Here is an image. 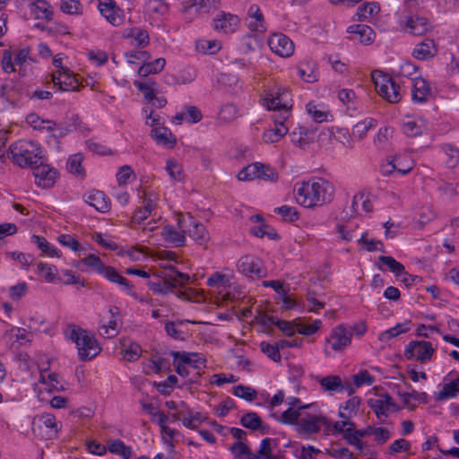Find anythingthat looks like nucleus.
Listing matches in <instances>:
<instances>
[{
    "label": "nucleus",
    "mask_w": 459,
    "mask_h": 459,
    "mask_svg": "<svg viewBox=\"0 0 459 459\" xmlns=\"http://www.w3.org/2000/svg\"><path fill=\"white\" fill-rule=\"evenodd\" d=\"M333 186L324 178L298 182L294 186L295 199L300 205L311 208L331 202Z\"/></svg>",
    "instance_id": "1"
},
{
    "label": "nucleus",
    "mask_w": 459,
    "mask_h": 459,
    "mask_svg": "<svg viewBox=\"0 0 459 459\" xmlns=\"http://www.w3.org/2000/svg\"><path fill=\"white\" fill-rule=\"evenodd\" d=\"M261 102L267 109L278 112L274 118V126H285L284 123L289 118L293 105L289 89L281 86L270 88L261 99Z\"/></svg>",
    "instance_id": "2"
},
{
    "label": "nucleus",
    "mask_w": 459,
    "mask_h": 459,
    "mask_svg": "<svg viewBox=\"0 0 459 459\" xmlns=\"http://www.w3.org/2000/svg\"><path fill=\"white\" fill-rule=\"evenodd\" d=\"M65 335L75 343L78 356L82 361L91 360L101 351L95 336L76 325H68L65 330Z\"/></svg>",
    "instance_id": "3"
},
{
    "label": "nucleus",
    "mask_w": 459,
    "mask_h": 459,
    "mask_svg": "<svg viewBox=\"0 0 459 459\" xmlns=\"http://www.w3.org/2000/svg\"><path fill=\"white\" fill-rule=\"evenodd\" d=\"M9 158L21 168H32L43 159L42 149L38 142L21 140L8 149Z\"/></svg>",
    "instance_id": "4"
},
{
    "label": "nucleus",
    "mask_w": 459,
    "mask_h": 459,
    "mask_svg": "<svg viewBox=\"0 0 459 459\" xmlns=\"http://www.w3.org/2000/svg\"><path fill=\"white\" fill-rule=\"evenodd\" d=\"M434 351L435 350L429 342L411 341L404 350V356L407 359L426 363L431 359Z\"/></svg>",
    "instance_id": "5"
},
{
    "label": "nucleus",
    "mask_w": 459,
    "mask_h": 459,
    "mask_svg": "<svg viewBox=\"0 0 459 459\" xmlns=\"http://www.w3.org/2000/svg\"><path fill=\"white\" fill-rule=\"evenodd\" d=\"M35 183L43 188L51 187L57 178V171L45 163L44 158L31 168Z\"/></svg>",
    "instance_id": "6"
},
{
    "label": "nucleus",
    "mask_w": 459,
    "mask_h": 459,
    "mask_svg": "<svg viewBox=\"0 0 459 459\" xmlns=\"http://www.w3.org/2000/svg\"><path fill=\"white\" fill-rule=\"evenodd\" d=\"M238 271L250 278H262L266 275L262 261L251 255L241 257L237 264Z\"/></svg>",
    "instance_id": "7"
},
{
    "label": "nucleus",
    "mask_w": 459,
    "mask_h": 459,
    "mask_svg": "<svg viewBox=\"0 0 459 459\" xmlns=\"http://www.w3.org/2000/svg\"><path fill=\"white\" fill-rule=\"evenodd\" d=\"M373 73L372 79L375 83L376 91L380 96H386L388 90L392 91V95L388 96L394 101L401 100L400 87L399 85L390 77L382 74L381 73Z\"/></svg>",
    "instance_id": "8"
},
{
    "label": "nucleus",
    "mask_w": 459,
    "mask_h": 459,
    "mask_svg": "<svg viewBox=\"0 0 459 459\" xmlns=\"http://www.w3.org/2000/svg\"><path fill=\"white\" fill-rule=\"evenodd\" d=\"M268 45L273 52L282 57H289L293 54L294 44L282 33L273 34L268 39Z\"/></svg>",
    "instance_id": "9"
},
{
    "label": "nucleus",
    "mask_w": 459,
    "mask_h": 459,
    "mask_svg": "<svg viewBox=\"0 0 459 459\" xmlns=\"http://www.w3.org/2000/svg\"><path fill=\"white\" fill-rule=\"evenodd\" d=\"M52 82L55 86H58V90L62 91H77L80 90V84L70 70H57L52 74Z\"/></svg>",
    "instance_id": "10"
},
{
    "label": "nucleus",
    "mask_w": 459,
    "mask_h": 459,
    "mask_svg": "<svg viewBox=\"0 0 459 459\" xmlns=\"http://www.w3.org/2000/svg\"><path fill=\"white\" fill-rule=\"evenodd\" d=\"M239 24V18L237 15L226 12H220L212 19V28L219 32L225 34L234 32Z\"/></svg>",
    "instance_id": "11"
},
{
    "label": "nucleus",
    "mask_w": 459,
    "mask_h": 459,
    "mask_svg": "<svg viewBox=\"0 0 459 459\" xmlns=\"http://www.w3.org/2000/svg\"><path fill=\"white\" fill-rule=\"evenodd\" d=\"M330 420L325 416L307 415L299 419L298 422L299 431L306 434H314L320 431L322 426L329 427Z\"/></svg>",
    "instance_id": "12"
},
{
    "label": "nucleus",
    "mask_w": 459,
    "mask_h": 459,
    "mask_svg": "<svg viewBox=\"0 0 459 459\" xmlns=\"http://www.w3.org/2000/svg\"><path fill=\"white\" fill-rule=\"evenodd\" d=\"M368 404L376 413L381 423H384L385 419L388 417L389 409L396 406L389 394H385L380 398L369 399Z\"/></svg>",
    "instance_id": "13"
},
{
    "label": "nucleus",
    "mask_w": 459,
    "mask_h": 459,
    "mask_svg": "<svg viewBox=\"0 0 459 459\" xmlns=\"http://www.w3.org/2000/svg\"><path fill=\"white\" fill-rule=\"evenodd\" d=\"M351 340V333L342 325H339L333 329L326 342L331 344L333 351H342L350 345Z\"/></svg>",
    "instance_id": "14"
},
{
    "label": "nucleus",
    "mask_w": 459,
    "mask_h": 459,
    "mask_svg": "<svg viewBox=\"0 0 459 459\" xmlns=\"http://www.w3.org/2000/svg\"><path fill=\"white\" fill-rule=\"evenodd\" d=\"M99 10L103 17L112 25L119 26L123 22L122 11L113 0H103L99 3Z\"/></svg>",
    "instance_id": "15"
},
{
    "label": "nucleus",
    "mask_w": 459,
    "mask_h": 459,
    "mask_svg": "<svg viewBox=\"0 0 459 459\" xmlns=\"http://www.w3.org/2000/svg\"><path fill=\"white\" fill-rule=\"evenodd\" d=\"M452 372L447 374L443 379V387L436 394L437 401H446L457 397L459 394V376L453 378Z\"/></svg>",
    "instance_id": "16"
},
{
    "label": "nucleus",
    "mask_w": 459,
    "mask_h": 459,
    "mask_svg": "<svg viewBox=\"0 0 459 459\" xmlns=\"http://www.w3.org/2000/svg\"><path fill=\"white\" fill-rule=\"evenodd\" d=\"M40 429L42 427L47 428L48 430V437L51 438L57 435L60 430V425L56 420V417L51 413H42L41 415L35 418L32 421V430H36V425Z\"/></svg>",
    "instance_id": "17"
},
{
    "label": "nucleus",
    "mask_w": 459,
    "mask_h": 459,
    "mask_svg": "<svg viewBox=\"0 0 459 459\" xmlns=\"http://www.w3.org/2000/svg\"><path fill=\"white\" fill-rule=\"evenodd\" d=\"M431 29V23L422 16L413 15L407 17L405 30L415 36H421Z\"/></svg>",
    "instance_id": "18"
},
{
    "label": "nucleus",
    "mask_w": 459,
    "mask_h": 459,
    "mask_svg": "<svg viewBox=\"0 0 459 459\" xmlns=\"http://www.w3.org/2000/svg\"><path fill=\"white\" fill-rule=\"evenodd\" d=\"M150 135L158 144L167 148H173L177 143V137L166 126H158L151 130Z\"/></svg>",
    "instance_id": "19"
},
{
    "label": "nucleus",
    "mask_w": 459,
    "mask_h": 459,
    "mask_svg": "<svg viewBox=\"0 0 459 459\" xmlns=\"http://www.w3.org/2000/svg\"><path fill=\"white\" fill-rule=\"evenodd\" d=\"M109 281L117 283L121 286L122 290L130 296H135L134 286L130 281L120 275L118 272L112 266H106L102 273Z\"/></svg>",
    "instance_id": "20"
},
{
    "label": "nucleus",
    "mask_w": 459,
    "mask_h": 459,
    "mask_svg": "<svg viewBox=\"0 0 459 459\" xmlns=\"http://www.w3.org/2000/svg\"><path fill=\"white\" fill-rule=\"evenodd\" d=\"M39 383L44 385V391L48 393L64 391L65 389L64 381L56 373L42 372L40 374Z\"/></svg>",
    "instance_id": "21"
},
{
    "label": "nucleus",
    "mask_w": 459,
    "mask_h": 459,
    "mask_svg": "<svg viewBox=\"0 0 459 459\" xmlns=\"http://www.w3.org/2000/svg\"><path fill=\"white\" fill-rule=\"evenodd\" d=\"M437 54L433 39H425L417 44L413 49L412 56L419 60H428L434 57Z\"/></svg>",
    "instance_id": "22"
},
{
    "label": "nucleus",
    "mask_w": 459,
    "mask_h": 459,
    "mask_svg": "<svg viewBox=\"0 0 459 459\" xmlns=\"http://www.w3.org/2000/svg\"><path fill=\"white\" fill-rule=\"evenodd\" d=\"M86 202L100 212H107L110 209L109 199L102 191L94 190L90 192Z\"/></svg>",
    "instance_id": "23"
},
{
    "label": "nucleus",
    "mask_w": 459,
    "mask_h": 459,
    "mask_svg": "<svg viewBox=\"0 0 459 459\" xmlns=\"http://www.w3.org/2000/svg\"><path fill=\"white\" fill-rule=\"evenodd\" d=\"M170 355L175 360L180 359L182 363L186 364L195 369L205 367V359L198 353H191L186 351H170Z\"/></svg>",
    "instance_id": "24"
},
{
    "label": "nucleus",
    "mask_w": 459,
    "mask_h": 459,
    "mask_svg": "<svg viewBox=\"0 0 459 459\" xmlns=\"http://www.w3.org/2000/svg\"><path fill=\"white\" fill-rule=\"evenodd\" d=\"M182 5V12L186 13L193 7L197 12H208L210 9H216L220 5V0H179Z\"/></svg>",
    "instance_id": "25"
},
{
    "label": "nucleus",
    "mask_w": 459,
    "mask_h": 459,
    "mask_svg": "<svg viewBox=\"0 0 459 459\" xmlns=\"http://www.w3.org/2000/svg\"><path fill=\"white\" fill-rule=\"evenodd\" d=\"M347 32L359 36L361 44L369 45L374 41L375 32L371 27L366 24H353L347 28Z\"/></svg>",
    "instance_id": "26"
},
{
    "label": "nucleus",
    "mask_w": 459,
    "mask_h": 459,
    "mask_svg": "<svg viewBox=\"0 0 459 459\" xmlns=\"http://www.w3.org/2000/svg\"><path fill=\"white\" fill-rule=\"evenodd\" d=\"M319 384L325 392L329 394L342 393L347 388L343 385L342 378L337 375H329L319 378Z\"/></svg>",
    "instance_id": "27"
},
{
    "label": "nucleus",
    "mask_w": 459,
    "mask_h": 459,
    "mask_svg": "<svg viewBox=\"0 0 459 459\" xmlns=\"http://www.w3.org/2000/svg\"><path fill=\"white\" fill-rule=\"evenodd\" d=\"M430 92V87L428 82L421 78L417 77L413 79L412 84V100L415 102L423 103L427 100V97Z\"/></svg>",
    "instance_id": "28"
},
{
    "label": "nucleus",
    "mask_w": 459,
    "mask_h": 459,
    "mask_svg": "<svg viewBox=\"0 0 459 459\" xmlns=\"http://www.w3.org/2000/svg\"><path fill=\"white\" fill-rule=\"evenodd\" d=\"M30 10L36 19L46 20L48 22L53 19V12L50 4L46 0H36L30 4Z\"/></svg>",
    "instance_id": "29"
},
{
    "label": "nucleus",
    "mask_w": 459,
    "mask_h": 459,
    "mask_svg": "<svg viewBox=\"0 0 459 459\" xmlns=\"http://www.w3.org/2000/svg\"><path fill=\"white\" fill-rule=\"evenodd\" d=\"M412 162L403 166L401 162V157H394L390 161L382 166V174L385 176H390L394 172H397L400 175H406L412 169Z\"/></svg>",
    "instance_id": "30"
},
{
    "label": "nucleus",
    "mask_w": 459,
    "mask_h": 459,
    "mask_svg": "<svg viewBox=\"0 0 459 459\" xmlns=\"http://www.w3.org/2000/svg\"><path fill=\"white\" fill-rule=\"evenodd\" d=\"M107 450L111 454L121 456L123 459H129L132 455V448L120 439H108Z\"/></svg>",
    "instance_id": "31"
},
{
    "label": "nucleus",
    "mask_w": 459,
    "mask_h": 459,
    "mask_svg": "<svg viewBox=\"0 0 459 459\" xmlns=\"http://www.w3.org/2000/svg\"><path fill=\"white\" fill-rule=\"evenodd\" d=\"M166 60L162 57L157 58L152 62H145L138 69V74L142 77H147L150 74L160 73L165 66Z\"/></svg>",
    "instance_id": "32"
},
{
    "label": "nucleus",
    "mask_w": 459,
    "mask_h": 459,
    "mask_svg": "<svg viewBox=\"0 0 459 459\" xmlns=\"http://www.w3.org/2000/svg\"><path fill=\"white\" fill-rule=\"evenodd\" d=\"M360 405V399L357 396H353L349 399L343 405L340 406L339 417L342 419H351L355 416L359 411Z\"/></svg>",
    "instance_id": "33"
},
{
    "label": "nucleus",
    "mask_w": 459,
    "mask_h": 459,
    "mask_svg": "<svg viewBox=\"0 0 459 459\" xmlns=\"http://www.w3.org/2000/svg\"><path fill=\"white\" fill-rule=\"evenodd\" d=\"M440 150L446 155V166L448 169L455 168L459 163V150L455 145L444 143L440 145Z\"/></svg>",
    "instance_id": "34"
},
{
    "label": "nucleus",
    "mask_w": 459,
    "mask_h": 459,
    "mask_svg": "<svg viewBox=\"0 0 459 459\" xmlns=\"http://www.w3.org/2000/svg\"><path fill=\"white\" fill-rule=\"evenodd\" d=\"M411 321H404L398 323L394 327L384 331L380 333L379 340L382 342H388L392 338L398 336L401 333H404L410 330Z\"/></svg>",
    "instance_id": "35"
},
{
    "label": "nucleus",
    "mask_w": 459,
    "mask_h": 459,
    "mask_svg": "<svg viewBox=\"0 0 459 459\" xmlns=\"http://www.w3.org/2000/svg\"><path fill=\"white\" fill-rule=\"evenodd\" d=\"M357 219V215L352 214L346 208H344L343 211L340 213L339 217L337 218L338 222L335 226V230L358 228L359 225L354 222V221Z\"/></svg>",
    "instance_id": "36"
},
{
    "label": "nucleus",
    "mask_w": 459,
    "mask_h": 459,
    "mask_svg": "<svg viewBox=\"0 0 459 459\" xmlns=\"http://www.w3.org/2000/svg\"><path fill=\"white\" fill-rule=\"evenodd\" d=\"M380 11L379 4L377 2L365 3L357 10L359 21H367L372 18Z\"/></svg>",
    "instance_id": "37"
},
{
    "label": "nucleus",
    "mask_w": 459,
    "mask_h": 459,
    "mask_svg": "<svg viewBox=\"0 0 459 459\" xmlns=\"http://www.w3.org/2000/svg\"><path fill=\"white\" fill-rule=\"evenodd\" d=\"M288 133L286 126H274L264 132L263 141L266 143H278Z\"/></svg>",
    "instance_id": "38"
},
{
    "label": "nucleus",
    "mask_w": 459,
    "mask_h": 459,
    "mask_svg": "<svg viewBox=\"0 0 459 459\" xmlns=\"http://www.w3.org/2000/svg\"><path fill=\"white\" fill-rule=\"evenodd\" d=\"M240 423L244 428L255 431L261 427L262 419L256 412L250 411L241 417Z\"/></svg>",
    "instance_id": "39"
},
{
    "label": "nucleus",
    "mask_w": 459,
    "mask_h": 459,
    "mask_svg": "<svg viewBox=\"0 0 459 459\" xmlns=\"http://www.w3.org/2000/svg\"><path fill=\"white\" fill-rule=\"evenodd\" d=\"M259 168H262V163L260 162H255L247 165L238 172V179L240 181H250L255 178H257Z\"/></svg>",
    "instance_id": "40"
},
{
    "label": "nucleus",
    "mask_w": 459,
    "mask_h": 459,
    "mask_svg": "<svg viewBox=\"0 0 459 459\" xmlns=\"http://www.w3.org/2000/svg\"><path fill=\"white\" fill-rule=\"evenodd\" d=\"M28 124L31 125L35 129H47V131H54L56 123L50 120H41L37 114H30L26 117Z\"/></svg>",
    "instance_id": "41"
},
{
    "label": "nucleus",
    "mask_w": 459,
    "mask_h": 459,
    "mask_svg": "<svg viewBox=\"0 0 459 459\" xmlns=\"http://www.w3.org/2000/svg\"><path fill=\"white\" fill-rule=\"evenodd\" d=\"M37 272L48 282H53L56 279L57 269L54 265L39 263L37 264Z\"/></svg>",
    "instance_id": "42"
},
{
    "label": "nucleus",
    "mask_w": 459,
    "mask_h": 459,
    "mask_svg": "<svg viewBox=\"0 0 459 459\" xmlns=\"http://www.w3.org/2000/svg\"><path fill=\"white\" fill-rule=\"evenodd\" d=\"M379 261L382 264L386 265L396 277H401L404 273V266L394 257L382 255L379 257Z\"/></svg>",
    "instance_id": "43"
},
{
    "label": "nucleus",
    "mask_w": 459,
    "mask_h": 459,
    "mask_svg": "<svg viewBox=\"0 0 459 459\" xmlns=\"http://www.w3.org/2000/svg\"><path fill=\"white\" fill-rule=\"evenodd\" d=\"M185 231H162L164 240L173 247H183L186 242Z\"/></svg>",
    "instance_id": "44"
},
{
    "label": "nucleus",
    "mask_w": 459,
    "mask_h": 459,
    "mask_svg": "<svg viewBox=\"0 0 459 459\" xmlns=\"http://www.w3.org/2000/svg\"><path fill=\"white\" fill-rule=\"evenodd\" d=\"M156 82L153 81H150L147 82H140V81H134V85L137 88L139 91H141L144 98L148 100H153L155 99V89L152 87L155 85Z\"/></svg>",
    "instance_id": "45"
},
{
    "label": "nucleus",
    "mask_w": 459,
    "mask_h": 459,
    "mask_svg": "<svg viewBox=\"0 0 459 459\" xmlns=\"http://www.w3.org/2000/svg\"><path fill=\"white\" fill-rule=\"evenodd\" d=\"M31 240L36 243L39 249L42 250L43 253L49 256H59L58 250L49 242H48L44 238L39 237L37 235L31 236Z\"/></svg>",
    "instance_id": "46"
},
{
    "label": "nucleus",
    "mask_w": 459,
    "mask_h": 459,
    "mask_svg": "<svg viewBox=\"0 0 459 459\" xmlns=\"http://www.w3.org/2000/svg\"><path fill=\"white\" fill-rule=\"evenodd\" d=\"M307 111L316 123L327 121L329 115L328 111L319 108V105H316L314 102L307 104Z\"/></svg>",
    "instance_id": "47"
},
{
    "label": "nucleus",
    "mask_w": 459,
    "mask_h": 459,
    "mask_svg": "<svg viewBox=\"0 0 459 459\" xmlns=\"http://www.w3.org/2000/svg\"><path fill=\"white\" fill-rule=\"evenodd\" d=\"M322 326V321L316 319L312 324L299 322L296 325L297 331L303 335L310 336L316 333Z\"/></svg>",
    "instance_id": "48"
},
{
    "label": "nucleus",
    "mask_w": 459,
    "mask_h": 459,
    "mask_svg": "<svg viewBox=\"0 0 459 459\" xmlns=\"http://www.w3.org/2000/svg\"><path fill=\"white\" fill-rule=\"evenodd\" d=\"M178 226L180 230L194 228L197 230L200 226L203 227L201 223H199L193 215L190 213H178Z\"/></svg>",
    "instance_id": "49"
},
{
    "label": "nucleus",
    "mask_w": 459,
    "mask_h": 459,
    "mask_svg": "<svg viewBox=\"0 0 459 459\" xmlns=\"http://www.w3.org/2000/svg\"><path fill=\"white\" fill-rule=\"evenodd\" d=\"M148 286L154 293L166 295L169 292L173 291V287L169 276L164 277L163 282L149 281Z\"/></svg>",
    "instance_id": "50"
},
{
    "label": "nucleus",
    "mask_w": 459,
    "mask_h": 459,
    "mask_svg": "<svg viewBox=\"0 0 459 459\" xmlns=\"http://www.w3.org/2000/svg\"><path fill=\"white\" fill-rule=\"evenodd\" d=\"M377 126V121L373 118H367L363 121L357 123L353 127V134H357L359 139H362L367 134L370 128Z\"/></svg>",
    "instance_id": "51"
},
{
    "label": "nucleus",
    "mask_w": 459,
    "mask_h": 459,
    "mask_svg": "<svg viewBox=\"0 0 459 459\" xmlns=\"http://www.w3.org/2000/svg\"><path fill=\"white\" fill-rule=\"evenodd\" d=\"M142 354V348L136 342H131L128 347L124 345L123 349V357L127 361H135L137 360Z\"/></svg>",
    "instance_id": "52"
},
{
    "label": "nucleus",
    "mask_w": 459,
    "mask_h": 459,
    "mask_svg": "<svg viewBox=\"0 0 459 459\" xmlns=\"http://www.w3.org/2000/svg\"><path fill=\"white\" fill-rule=\"evenodd\" d=\"M261 351L274 362H280L281 356L275 343L271 344L267 342H262L259 345Z\"/></svg>",
    "instance_id": "53"
},
{
    "label": "nucleus",
    "mask_w": 459,
    "mask_h": 459,
    "mask_svg": "<svg viewBox=\"0 0 459 459\" xmlns=\"http://www.w3.org/2000/svg\"><path fill=\"white\" fill-rule=\"evenodd\" d=\"M307 310L308 312L318 313L321 308H324L325 303L316 298L314 291L308 290L306 295Z\"/></svg>",
    "instance_id": "54"
},
{
    "label": "nucleus",
    "mask_w": 459,
    "mask_h": 459,
    "mask_svg": "<svg viewBox=\"0 0 459 459\" xmlns=\"http://www.w3.org/2000/svg\"><path fill=\"white\" fill-rule=\"evenodd\" d=\"M411 450V443L404 439L399 438L392 442L388 446V454L390 455H396L398 453L409 452Z\"/></svg>",
    "instance_id": "55"
},
{
    "label": "nucleus",
    "mask_w": 459,
    "mask_h": 459,
    "mask_svg": "<svg viewBox=\"0 0 459 459\" xmlns=\"http://www.w3.org/2000/svg\"><path fill=\"white\" fill-rule=\"evenodd\" d=\"M343 438L348 444L354 446L359 451H363L364 444L361 442L359 435L356 434L355 425L352 428L347 429L346 433L343 435Z\"/></svg>",
    "instance_id": "56"
},
{
    "label": "nucleus",
    "mask_w": 459,
    "mask_h": 459,
    "mask_svg": "<svg viewBox=\"0 0 459 459\" xmlns=\"http://www.w3.org/2000/svg\"><path fill=\"white\" fill-rule=\"evenodd\" d=\"M220 119L230 122L238 117L237 107L231 103L224 104L219 113Z\"/></svg>",
    "instance_id": "57"
},
{
    "label": "nucleus",
    "mask_w": 459,
    "mask_h": 459,
    "mask_svg": "<svg viewBox=\"0 0 459 459\" xmlns=\"http://www.w3.org/2000/svg\"><path fill=\"white\" fill-rule=\"evenodd\" d=\"M233 394L247 401H252L256 397V391L249 386L237 385L234 387Z\"/></svg>",
    "instance_id": "58"
},
{
    "label": "nucleus",
    "mask_w": 459,
    "mask_h": 459,
    "mask_svg": "<svg viewBox=\"0 0 459 459\" xmlns=\"http://www.w3.org/2000/svg\"><path fill=\"white\" fill-rule=\"evenodd\" d=\"M274 212L281 215L286 221H294L299 218L296 208L288 205L275 208Z\"/></svg>",
    "instance_id": "59"
},
{
    "label": "nucleus",
    "mask_w": 459,
    "mask_h": 459,
    "mask_svg": "<svg viewBox=\"0 0 459 459\" xmlns=\"http://www.w3.org/2000/svg\"><path fill=\"white\" fill-rule=\"evenodd\" d=\"M127 36L133 38L138 47H143L149 43V34L145 30L140 28L132 29Z\"/></svg>",
    "instance_id": "60"
},
{
    "label": "nucleus",
    "mask_w": 459,
    "mask_h": 459,
    "mask_svg": "<svg viewBox=\"0 0 459 459\" xmlns=\"http://www.w3.org/2000/svg\"><path fill=\"white\" fill-rule=\"evenodd\" d=\"M257 178L273 182L278 179V173L273 168L262 163V168H259L257 173Z\"/></svg>",
    "instance_id": "61"
},
{
    "label": "nucleus",
    "mask_w": 459,
    "mask_h": 459,
    "mask_svg": "<svg viewBox=\"0 0 459 459\" xmlns=\"http://www.w3.org/2000/svg\"><path fill=\"white\" fill-rule=\"evenodd\" d=\"M82 156L81 153L72 155L67 161V169L73 174L82 173Z\"/></svg>",
    "instance_id": "62"
},
{
    "label": "nucleus",
    "mask_w": 459,
    "mask_h": 459,
    "mask_svg": "<svg viewBox=\"0 0 459 459\" xmlns=\"http://www.w3.org/2000/svg\"><path fill=\"white\" fill-rule=\"evenodd\" d=\"M82 263L89 267H92L98 273H102L105 270V264L100 258L95 255H89L82 259Z\"/></svg>",
    "instance_id": "63"
},
{
    "label": "nucleus",
    "mask_w": 459,
    "mask_h": 459,
    "mask_svg": "<svg viewBox=\"0 0 459 459\" xmlns=\"http://www.w3.org/2000/svg\"><path fill=\"white\" fill-rule=\"evenodd\" d=\"M300 413L299 410H294L293 408L290 407L288 410L282 412L281 416V422L284 424L292 425L297 423L299 419Z\"/></svg>",
    "instance_id": "64"
}]
</instances>
